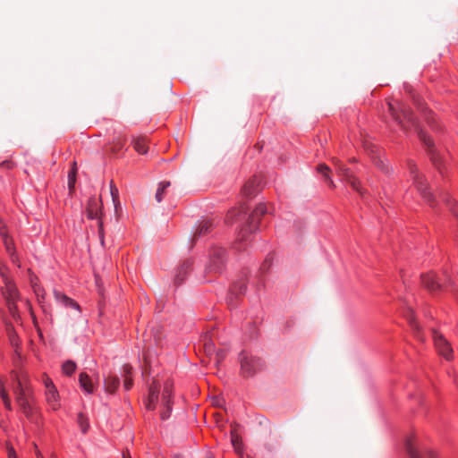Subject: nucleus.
Returning a JSON list of instances; mask_svg holds the SVG:
<instances>
[{
    "label": "nucleus",
    "instance_id": "nucleus-1",
    "mask_svg": "<svg viewBox=\"0 0 458 458\" xmlns=\"http://www.w3.org/2000/svg\"><path fill=\"white\" fill-rule=\"evenodd\" d=\"M11 380L21 410L27 417L31 416L33 408L29 400L30 388L28 373L23 369L13 370L11 372Z\"/></svg>",
    "mask_w": 458,
    "mask_h": 458
},
{
    "label": "nucleus",
    "instance_id": "nucleus-2",
    "mask_svg": "<svg viewBox=\"0 0 458 458\" xmlns=\"http://www.w3.org/2000/svg\"><path fill=\"white\" fill-rule=\"evenodd\" d=\"M386 106L393 120L400 125L403 130L409 131L416 126L409 108L403 104L398 100L389 98L386 100Z\"/></svg>",
    "mask_w": 458,
    "mask_h": 458
},
{
    "label": "nucleus",
    "instance_id": "nucleus-3",
    "mask_svg": "<svg viewBox=\"0 0 458 458\" xmlns=\"http://www.w3.org/2000/svg\"><path fill=\"white\" fill-rule=\"evenodd\" d=\"M3 284L2 295L5 300L11 316L16 318L19 317L17 302L21 300V294L12 277L4 278Z\"/></svg>",
    "mask_w": 458,
    "mask_h": 458
},
{
    "label": "nucleus",
    "instance_id": "nucleus-4",
    "mask_svg": "<svg viewBox=\"0 0 458 458\" xmlns=\"http://www.w3.org/2000/svg\"><path fill=\"white\" fill-rule=\"evenodd\" d=\"M241 374L243 377H251L264 369L263 361L257 357L242 352L240 355Z\"/></svg>",
    "mask_w": 458,
    "mask_h": 458
},
{
    "label": "nucleus",
    "instance_id": "nucleus-5",
    "mask_svg": "<svg viewBox=\"0 0 458 458\" xmlns=\"http://www.w3.org/2000/svg\"><path fill=\"white\" fill-rule=\"evenodd\" d=\"M41 380L45 386V397L47 405L51 410L58 411L61 408V402L56 386L47 373L42 374Z\"/></svg>",
    "mask_w": 458,
    "mask_h": 458
},
{
    "label": "nucleus",
    "instance_id": "nucleus-6",
    "mask_svg": "<svg viewBox=\"0 0 458 458\" xmlns=\"http://www.w3.org/2000/svg\"><path fill=\"white\" fill-rule=\"evenodd\" d=\"M332 163L338 175L342 176L343 180L348 182L355 191L363 196L364 191L360 182L351 173V171L348 168H345L338 158L334 157L332 159Z\"/></svg>",
    "mask_w": 458,
    "mask_h": 458
},
{
    "label": "nucleus",
    "instance_id": "nucleus-7",
    "mask_svg": "<svg viewBox=\"0 0 458 458\" xmlns=\"http://www.w3.org/2000/svg\"><path fill=\"white\" fill-rule=\"evenodd\" d=\"M173 404V384L165 382L162 392L160 417L162 420H166L170 417L172 412Z\"/></svg>",
    "mask_w": 458,
    "mask_h": 458
},
{
    "label": "nucleus",
    "instance_id": "nucleus-8",
    "mask_svg": "<svg viewBox=\"0 0 458 458\" xmlns=\"http://www.w3.org/2000/svg\"><path fill=\"white\" fill-rule=\"evenodd\" d=\"M0 236L2 237L7 253L10 255L11 260L13 264L21 267L19 258L16 254L13 240L8 236V231L5 225L0 220Z\"/></svg>",
    "mask_w": 458,
    "mask_h": 458
},
{
    "label": "nucleus",
    "instance_id": "nucleus-9",
    "mask_svg": "<svg viewBox=\"0 0 458 458\" xmlns=\"http://www.w3.org/2000/svg\"><path fill=\"white\" fill-rule=\"evenodd\" d=\"M433 339L435 347L437 351V352L443 356L445 360H450L453 359V349L451 347V344L442 335H439L437 332H434L433 334Z\"/></svg>",
    "mask_w": 458,
    "mask_h": 458
},
{
    "label": "nucleus",
    "instance_id": "nucleus-10",
    "mask_svg": "<svg viewBox=\"0 0 458 458\" xmlns=\"http://www.w3.org/2000/svg\"><path fill=\"white\" fill-rule=\"evenodd\" d=\"M408 167L413 183L416 185L418 191L425 199L429 201L430 193L426 191V184L424 183L423 176L419 174L416 165L412 162H408Z\"/></svg>",
    "mask_w": 458,
    "mask_h": 458
},
{
    "label": "nucleus",
    "instance_id": "nucleus-11",
    "mask_svg": "<svg viewBox=\"0 0 458 458\" xmlns=\"http://www.w3.org/2000/svg\"><path fill=\"white\" fill-rule=\"evenodd\" d=\"M86 214L89 219H100L102 216V201L100 198L92 197L89 199Z\"/></svg>",
    "mask_w": 458,
    "mask_h": 458
},
{
    "label": "nucleus",
    "instance_id": "nucleus-12",
    "mask_svg": "<svg viewBox=\"0 0 458 458\" xmlns=\"http://www.w3.org/2000/svg\"><path fill=\"white\" fill-rule=\"evenodd\" d=\"M53 293L55 300L57 303L65 308L73 309L81 312V307L76 301L57 290H54Z\"/></svg>",
    "mask_w": 458,
    "mask_h": 458
},
{
    "label": "nucleus",
    "instance_id": "nucleus-13",
    "mask_svg": "<svg viewBox=\"0 0 458 458\" xmlns=\"http://www.w3.org/2000/svg\"><path fill=\"white\" fill-rule=\"evenodd\" d=\"M422 285L430 292H435L440 289L441 284L438 282L437 276L433 272H428L421 275Z\"/></svg>",
    "mask_w": 458,
    "mask_h": 458
},
{
    "label": "nucleus",
    "instance_id": "nucleus-14",
    "mask_svg": "<svg viewBox=\"0 0 458 458\" xmlns=\"http://www.w3.org/2000/svg\"><path fill=\"white\" fill-rule=\"evenodd\" d=\"M131 144L134 150L140 155H145L148 151V139L144 136H137L132 138Z\"/></svg>",
    "mask_w": 458,
    "mask_h": 458
},
{
    "label": "nucleus",
    "instance_id": "nucleus-15",
    "mask_svg": "<svg viewBox=\"0 0 458 458\" xmlns=\"http://www.w3.org/2000/svg\"><path fill=\"white\" fill-rule=\"evenodd\" d=\"M79 383L80 386L86 394H93L96 390L95 384L92 382V379L89 377V376L85 372H81L80 374Z\"/></svg>",
    "mask_w": 458,
    "mask_h": 458
},
{
    "label": "nucleus",
    "instance_id": "nucleus-16",
    "mask_svg": "<svg viewBox=\"0 0 458 458\" xmlns=\"http://www.w3.org/2000/svg\"><path fill=\"white\" fill-rule=\"evenodd\" d=\"M7 386H9V384L6 381L0 379V398L3 401L4 407L7 410H11L12 404L7 392Z\"/></svg>",
    "mask_w": 458,
    "mask_h": 458
},
{
    "label": "nucleus",
    "instance_id": "nucleus-17",
    "mask_svg": "<svg viewBox=\"0 0 458 458\" xmlns=\"http://www.w3.org/2000/svg\"><path fill=\"white\" fill-rule=\"evenodd\" d=\"M317 171H318V173L322 174L327 186L334 189L335 183H334L332 178L330 177L331 169L329 168V166H327L325 164H320L318 165Z\"/></svg>",
    "mask_w": 458,
    "mask_h": 458
},
{
    "label": "nucleus",
    "instance_id": "nucleus-18",
    "mask_svg": "<svg viewBox=\"0 0 458 458\" xmlns=\"http://www.w3.org/2000/svg\"><path fill=\"white\" fill-rule=\"evenodd\" d=\"M120 385V380L116 376H108L105 381L104 386L107 393H114Z\"/></svg>",
    "mask_w": 458,
    "mask_h": 458
},
{
    "label": "nucleus",
    "instance_id": "nucleus-19",
    "mask_svg": "<svg viewBox=\"0 0 458 458\" xmlns=\"http://www.w3.org/2000/svg\"><path fill=\"white\" fill-rule=\"evenodd\" d=\"M157 393H158L157 387L156 386H151L149 388V394H148V400L145 403L146 408L148 410L156 409V406H157L156 404L157 402Z\"/></svg>",
    "mask_w": 458,
    "mask_h": 458
},
{
    "label": "nucleus",
    "instance_id": "nucleus-20",
    "mask_svg": "<svg viewBox=\"0 0 458 458\" xmlns=\"http://www.w3.org/2000/svg\"><path fill=\"white\" fill-rule=\"evenodd\" d=\"M132 368L129 364H125L123 367V386L126 390H130L132 386V377H131Z\"/></svg>",
    "mask_w": 458,
    "mask_h": 458
},
{
    "label": "nucleus",
    "instance_id": "nucleus-21",
    "mask_svg": "<svg viewBox=\"0 0 458 458\" xmlns=\"http://www.w3.org/2000/svg\"><path fill=\"white\" fill-rule=\"evenodd\" d=\"M77 365L72 360H66L62 365V372L64 375L71 377L76 370Z\"/></svg>",
    "mask_w": 458,
    "mask_h": 458
},
{
    "label": "nucleus",
    "instance_id": "nucleus-22",
    "mask_svg": "<svg viewBox=\"0 0 458 458\" xmlns=\"http://www.w3.org/2000/svg\"><path fill=\"white\" fill-rule=\"evenodd\" d=\"M76 174H77V163L73 162L72 169L70 170V172L68 174V185H69L70 189L74 187V184L76 182Z\"/></svg>",
    "mask_w": 458,
    "mask_h": 458
},
{
    "label": "nucleus",
    "instance_id": "nucleus-23",
    "mask_svg": "<svg viewBox=\"0 0 458 458\" xmlns=\"http://www.w3.org/2000/svg\"><path fill=\"white\" fill-rule=\"evenodd\" d=\"M169 186H170V182H162L159 183V186H158L157 193H156V199L157 202L162 201V199L164 198L165 191Z\"/></svg>",
    "mask_w": 458,
    "mask_h": 458
},
{
    "label": "nucleus",
    "instance_id": "nucleus-24",
    "mask_svg": "<svg viewBox=\"0 0 458 458\" xmlns=\"http://www.w3.org/2000/svg\"><path fill=\"white\" fill-rule=\"evenodd\" d=\"M77 420H78V424H79L80 428H81V431L83 433H86L89 427L88 419L82 413H80L78 415Z\"/></svg>",
    "mask_w": 458,
    "mask_h": 458
},
{
    "label": "nucleus",
    "instance_id": "nucleus-25",
    "mask_svg": "<svg viewBox=\"0 0 458 458\" xmlns=\"http://www.w3.org/2000/svg\"><path fill=\"white\" fill-rule=\"evenodd\" d=\"M252 186H253V182L252 181H249L243 187V192L245 195H251L255 192V190L252 189Z\"/></svg>",
    "mask_w": 458,
    "mask_h": 458
},
{
    "label": "nucleus",
    "instance_id": "nucleus-26",
    "mask_svg": "<svg viewBox=\"0 0 458 458\" xmlns=\"http://www.w3.org/2000/svg\"><path fill=\"white\" fill-rule=\"evenodd\" d=\"M125 142H126V139L125 138H122V137L118 138L117 139V142H115L114 145V151L121 150L123 148Z\"/></svg>",
    "mask_w": 458,
    "mask_h": 458
},
{
    "label": "nucleus",
    "instance_id": "nucleus-27",
    "mask_svg": "<svg viewBox=\"0 0 458 458\" xmlns=\"http://www.w3.org/2000/svg\"><path fill=\"white\" fill-rule=\"evenodd\" d=\"M0 276L2 277L3 280H4V278L11 277L8 274L7 267L1 262H0Z\"/></svg>",
    "mask_w": 458,
    "mask_h": 458
},
{
    "label": "nucleus",
    "instance_id": "nucleus-28",
    "mask_svg": "<svg viewBox=\"0 0 458 458\" xmlns=\"http://www.w3.org/2000/svg\"><path fill=\"white\" fill-rule=\"evenodd\" d=\"M14 167V164L13 161H9V160H6V161H4L2 163H0V168L2 169H13Z\"/></svg>",
    "mask_w": 458,
    "mask_h": 458
},
{
    "label": "nucleus",
    "instance_id": "nucleus-29",
    "mask_svg": "<svg viewBox=\"0 0 458 458\" xmlns=\"http://www.w3.org/2000/svg\"><path fill=\"white\" fill-rule=\"evenodd\" d=\"M6 450H7L8 458H17V454H16L14 448L12 445H10L9 444L6 445Z\"/></svg>",
    "mask_w": 458,
    "mask_h": 458
},
{
    "label": "nucleus",
    "instance_id": "nucleus-30",
    "mask_svg": "<svg viewBox=\"0 0 458 458\" xmlns=\"http://www.w3.org/2000/svg\"><path fill=\"white\" fill-rule=\"evenodd\" d=\"M232 442H233V445H234L235 449L236 450H239L240 449V441L238 439L237 437H235L233 434H232Z\"/></svg>",
    "mask_w": 458,
    "mask_h": 458
},
{
    "label": "nucleus",
    "instance_id": "nucleus-31",
    "mask_svg": "<svg viewBox=\"0 0 458 458\" xmlns=\"http://www.w3.org/2000/svg\"><path fill=\"white\" fill-rule=\"evenodd\" d=\"M241 216V212H238V213L236 214L235 210H231V211H229V212H228L226 219L229 221V220H231V219L233 218V216Z\"/></svg>",
    "mask_w": 458,
    "mask_h": 458
},
{
    "label": "nucleus",
    "instance_id": "nucleus-32",
    "mask_svg": "<svg viewBox=\"0 0 458 458\" xmlns=\"http://www.w3.org/2000/svg\"><path fill=\"white\" fill-rule=\"evenodd\" d=\"M35 453H36V456L37 458H44L41 452L38 449V446L35 445ZM49 458H56L54 454H51V456Z\"/></svg>",
    "mask_w": 458,
    "mask_h": 458
},
{
    "label": "nucleus",
    "instance_id": "nucleus-33",
    "mask_svg": "<svg viewBox=\"0 0 458 458\" xmlns=\"http://www.w3.org/2000/svg\"><path fill=\"white\" fill-rule=\"evenodd\" d=\"M208 229V223H205V225L200 228L199 233H203L207 232Z\"/></svg>",
    "mask_w": 458,
    "mask_h": 458
},
{
    "label": "nucleus",
    "instance_id": "nucleus-34",
    "mask_svg": "<svg viewBox=\"0 0 458 458\" xmlns=\"http://www.w3.org/2000/svg\"><path fill=\"white\" fill-rule=\"evenodd\" d=\"M410 323H411V326L414 329H419L418 325H417V323L415 322V320L413 319V318H411Z\"/></svg>",
    "mask_w": 458,
    "mask_h": 458
},
{
    "label": "nucleus",
    "instance_id": "nucleus-35",
    "mask_svg": "<svg viewBox=\"0 0 458 458\" xmlns=\"http://www.w3.org/2000/svg\"><path fill=\"white\" fill-rule=\"evenodd\" d=\"M408 450H409L411 456L412 458H416V454H415L414 451L410 446L408 447Z\"/></svg>",
    "mask_w": 458,
    "mask_h": 458
},
{
    "label": "nucleus",
    "instance_id": "nucleus-36",
    "mask_svg": "<svg viewBox=\"0 0 458 458\" xmlns=\"http://www.w3.org/2000/svg\"><path fill=\"white\" fill-rule=\"evenodd\" d=\"M123 458H131L128 451L123 453Z\"/></svg>",
    "mask_w": 458,
    "mask_h": 458
},
{
    "label": "nucleus",
    "instance_id": "nucleus-37",
    "mask_svg": "<svg viewBox=\"0 0 458 458\" xmlns=\"http://www.w3.org/2000/svg\"><path fill=\"white\" fill-rule=\"evenodd\" d=\"M425 142L428 146L432 145V140L429 138L428 140H425Z\"/></svg>",
    "mask_w": 458,
    "mask_h": 458
},
{
    "label": "nucleus",
    "instance_id": "nucleus-38",
    "mask_svg": "<svg viewBox=\"0 0 458 458\" xmlns=\"http://www.w3.org/2000/svg\"><path fill=\"white\" fill-rule=\"evenodd\" d=\"M114 191H117L116 189H114L112 186H111V194L114 196Z\"/></svg>",
    "mask_w": 458,
    "mask_h": 458
},
{
    "label": "nucleus",
    "instance_id": "nucleus-39",
    "mask_svg": "<svg viewBox=\"0 0 458 458\" xmlns=\"http://www.w3.org/2000/svg\"><path fill=\"white\" fill-rule=\"evenodd\" d=\"M258 210H259V211H260L261 213H263V212H264V208H263V207L259 208H258Z\"/></svg>",
    "mask_w": 458,
    "mask_h": 458
},
{
    "label": "nucleus",
    "instance_id": "nucleus-40",
    "mask_svg": "<svg viewBox=\"0 0 458 458\" xmlns=\"http://www.w3.org/2000/svg\"><path fill=\"white\" fill-rule=\"evenodd\" d=\"M174 458H180L179 456H175Z\"/></svg>",
    "mask_w": 458,
    "mask_h": 458
}]
</instances>
